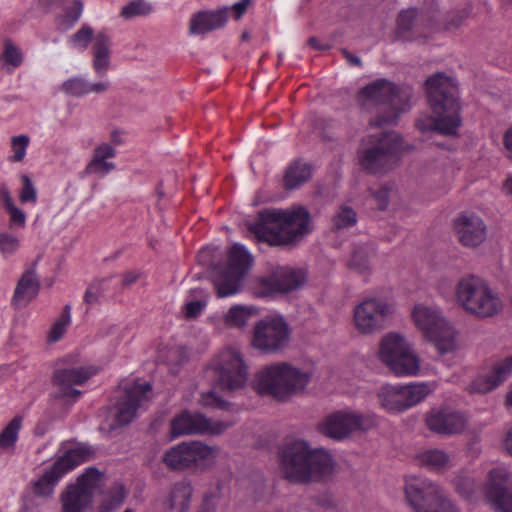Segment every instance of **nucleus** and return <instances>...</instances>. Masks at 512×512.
<instances>
[{
	"label": "nucleus",
	"instance_id": "obj_57",
	"mask_svg": "<svg viewBox=\"0 0 512 512\" xmlns=\"http://www.w3.org/2000/svg\"><path fill=\"white\" fill-rule=\"evenodd\" d=\"M206 303L202 300H191L187 301L185 304V314L189 318H193L198 316L203 308L205 307Z\"/></svg>",
	"mask_w": 512,
	"mask_h": 512
},
{
	"label": "nucleus",
	"instance_id": "obj_44",
	"mask_svg": "<svg viewBox=\"0 0 512 512\" xmlns=\"http://www.w3.org/2000/svg\"><path fill=\"white\" fill-rule=\"evenodd\" d=\"M153 11L152 6L145 0H132L120 10V17L129 20L134 17L146 16Z\"/></svg>",
	"mask_w": 512,
	"mask_h": 512
},
{
	"label": "nucleus",
	"instance_id": "obj_2",
	"mask_svg": "<svg viewBox=\"0 0 512 512\" xmlns=\"http://www.w3.org/2000/svg\"><path fill=\"white\" fill-rule=\"evenodd\" d=\"M314 377L312 368L279 361L262 367L254 375L253 389L261 396L287 401L304 393Z\"/></svg>",
	"mask_w": 512,
	"mask_h": 512
},
{
	"label": "nucleus",
	"instance_id": "obj_11",
	"mask_svg": "<svg viewBox=\"0 0 512 512\" xmlns=\"http://www.w3.org/2000/svg\"><path fill=\"white\" fill-rule=\"evenodd\" d=\"M395 306L392 301L380 296H369L354 306L352 324L354 330L369 336L384 329L387 320L393 315Z\"/></svg>",
	"mask_w": 512,
	"mask_h": 512
},
{
	"label": "nucleus",
	"instance_id": "obj_32",
	"mask_svg": "<svg viewBox=\"0 0 512 512\" xmlns=\"http://www.w3.org/2000/svg\"><path fill=\"white\" fill-rule=\"evenodd\" d=\"M192 486L186 481H180L172 487L166 501L167 512H186L189 508Z\"/></svg>",
	"mask_w": 512,
	"mask_h": 512
},
{
	"label": "nucleus",
	"instance_id": "obj_7",
	"mask_svg": "<svg viewBox=\"0 0 512 512\" xmlns=\"http://www.w3.org/2000/svg\"><path fill=\"white\" fill-rule=\"evenodd\" d=\"M360 104L365 109L377 107L385 116L377 119L376 126L393 124L401 113L410 108L409 89L398 88L386 79H377L361 89L358 95Z\"/></svg>",
	"mask_w": 512,
	"mask_h": 512
},
{
	"label": "nucleus",
	"instance_id": "obj_49",
	"mask_svg": "<svg viewBox=\"0 0 512 512\" xmlns=\"http://www.w3.org/2000/svg\"><path fill=\"white\" fill-rule=\"evenodd\" d=\"M455 486L457 491L467 500L472 501L476 498V483L471 475L467 473L459 474L455 478Z\"/></svg>",
	"mask_w": 512,
	"mask_h": 512
},
{
	"label": "nucleus",
	"instance_id": "obj_59",
	"mask_svg": "<svg viewBox=\"0 0 512 512\" xmlns=\"http://www.w3.org/2000/svg\"><path fill=\"white\" fill-rule=\"evenodd\" d=\"M502 448L508 455L512 456V425L506 429L503 435Z\"/></svg>",
	"mask_w": 512,
	"mask_h": 512
},
{
	"label": "nucleus",
	"instance_id": "obj_12",
	"mask_svg": "<svg viewBox=\"0 0 512 512\" xmlns=\"http://www.w3.org/2000/svg\"><path fill=\"white\" fill-rule=\"evenodd\" d=\"M208 373L222 390L234 391L245 385L248 370L239 349L226 347L212 360Z\"/></svg>",
	"mask_w": 512,
	"mask_h": 512
},
{
	"label": "nucleus",
	"instance_id": "obj_1",
	"mask_svg": "<svg viewBox=\"0 0 512 512\" xmlns=\"http://www.w3.org/2000/svg\"><path fill=\"white\" fill-rule=\"evenodd\" d=\"M426 89L434 115L417 119L416 127L421 132L437 131L442 135H455L461 125L456 81L437 73L427 79Z\"/></svg>",
	"mask_w": 512,
	"mask_h": 512
},
{
	"label": "nucleus",
	"instance_id": "obj_20",
	"mask_svg": "<svg viewBox=\"0 0 512 512\" xmlns=\"http://www.w3.org/2000/svg\"><path fill=\"white\" fill-rule=\"evenodd\" d=\"M509 475L504 465H497L489 471L484 496L496 512H512V493L506 490Z\"/></svg>",
	"mask_w": 512,
	"mask_h": 512
},
{
	"label": "nucleus",
	"instance_id": "obj_43",
	"mask_svg": "<svg viewBox=\"0 0 512 512\" xmlns=\"http://www.w3.org/2000/svg\"><path fill=\"white\" fill-rule=\"evenodd\" d=\"M0 61L7 71L12 72L23 62L22 51L11 41H6Z\"/></svg>",
	"mask_w": 512,
	"mask_h": 512
},
{
	"label": "nucleus",
	"instance_id": "obj_58",
	"mask_svg": "<svg viewBox=\"0 0 512 512\" xmlns=\"http://www.w3.org/2000/svg\"><path fill=\"white\" fill-rule=\"evenodd\" d=\"M429 512H460L458 507L447 497V495Z\"/></svg>",
	"mask_w": 512,
	"mask_h": 512
},
{
	"label": "nucleus",
	"instance_id": "obj_63",
	"mask_svg": "<svg viewBox=\"0 0 512 512\" xmlns=\"http://www.w3.org/2000/svg\"><path fill=\"white\" fill-rule=\"evenodd\" d=\"M0 195H1L5 210L10 208L11 206L15 205L13 202V199L11 197V194L7 188L3 187L0 190Z\"/></svg>",
	"mask_w": 512,
	"mask_h": 512
},
{
	"label": "nucleus",
	"instance_id": "obj_6",
	"mask_svg": "<svg viewBox=\"0 0 512 512\" xmlns=\"http://www.w3.org/2000/svg\"><path fill=\"white\" fill-rule=\"evenodd\" d=\"M411 319L422 337L432 343L440 354L458 349V331L438 305L426 302L414 304Z\"/></svg>",
	"mask_w": 512,
	"mask_h": 512
},
{
	"label": "nucleus",
	"instance_id": "obj_24",
	"mask_svg": "<svg viewBox=\"0 0 512 512\" xmlns=\"http://www.w3.org/2000/svg\"><path fill=\"white\" fill-rule=\"evenodd\" d=\"M512 374V355L498 360L487 373L478 375L469 389L475 393H488L506 381Z\"/></svg>",
	"mask_w": 512,
	"mask_h": 512
},
{
	"label": "nucleus",
	"instance_id": "obj_50",
	"mask_svg": "<svg viewBox=\"0 0 512 512\" xmlns=\"http://www.w3.org/2000/svg\"><path fill=\"white\" fill-rule=\"evenodd\" d=\"M30 143V138L27 135H17L11 138V151L12 155L9 157L11 162H21L26 156V151Z\"/></svg>",
	"mask_w": 512,
	"mask_h": 512
},
{
	"label": "nucleus",
	"instance_id": "obj_27",
	"mask_svg": "<svg viewBox=\"0 0 512 512\" xmlns=\"http://www.w3.org/2000/svg\"><path fill=\"white\" fill-rule=\"evenodd\" d=\"M191 467L194 471H205L215 466L220 455L218 446H211L199 440L189 441Z\"/></svg>",
	"mask_w": 512,
	"mask_h": 512
},
{
	"label": "nucleus",
	"instance_id": "obj_19",
	"mask_svg": "<svg viewBox=\"0 0 512 512\" xmlns=\"http://www.w3.org/2000/svg\"><path fill=\"white\" fill-rule=\"evenodd\" d=\"M97 373L98 369L93 365L56 370L53 376L54 397L67 401L77 400L81 392L75 387L84 384Z\"/></svg>",
	"mask_w": 512,
	"mask_h": 512
},
{
	"label": "nucleus",
	"instance_id": "obj_60",
	"mask_svg": "<svg viewBox=\"0 0 512 512\" xmlns=\"http://www.w3.org/2000/svg\"><path fill=\"white\" fill-rule=\"evenodd\" d=\"M109 88V82L108 81H98L95 83H90L88 81V89L87 94L89 93H103L107 91Z\"/></svg>",
	"mask_w": 512,
	"mask_h": 512
},
{
	"label": "nucleus",
	"instance_id": "obj_56",
	"mask_svg": "<svg viewBox=\"0 0 512 512\" xmlns=\"http://www.w3.org/2000/svg\"><path fill=\"white\" fill-rule=\"evenodd\" d=\"M200 402L204 406L227 409L228 404L223 401L214 391H209L201 396Z\"/></svg>",
	"mask_w": 512,
	"mask_h": 512
},
{
	"label": "nucleus",
	"instance_id": "obj_26",
	"mask_svg": "<svg viewBox=\"0 0 512 512\" xmlns=\"http://www.w3.org/2000/svg\"><path fill=\"white\" fill-rule=\"evenodd\" d=\"M115 155L116 151L113 146L108 143L99 144L93 150L92 157L84 170L85 174L106 176L115 169V164L112 162Z\"/></svg>",
	"mask_w": 512,
	"mask_h": 512
},
{
	"label": "nucleus",
	"instance_id": "obj_36",
	"mask_svg": "<svg viewBox=\"0 0 512 512\" xmlns=\"http://www.w3.org/2000/svg\"><path fill=\"white\" fill-rule=\"evenodd\" d=\"M22 428V418L14 417L0 432V450L4 453L12 454L15 451Z\"/></svg>",
	"mask_w": 512,
	"mask_h": 512
},
{
	"label": "nucleus",
	"instance_id": "obj_31",
	"mask_svg": "<svg viewBox=\"0 0 512 512\" xmlns=\"http://www.w3.org/2000/svg\"><path fill=\"white\" fill-rule=\"evenodd\" d=\"M163 462L172 470H192L189 441L181 442L168 449L163 456Z\"/></svg>",
	"mask_w": 512,
	"mask_h": 512
},
{
	"label": "nucleus",
	"instance_id": "obj_25",
	"mask_svg": "<svg viewBox=\"0 0 512 512\" xmlns=\"http://www.w3.org/2000/svg\"><path fill=\"white\" fill-rule=\"evenodd\" d=\"M40 280L35 265L27 267L21 274L14 289L11 304L17 309L26 307L39 294Z\"/></svg>",
	"mask_w": 512,
	"mask_h": 512
},
{
	"label": "nucleus",
	"instance_id": "obj_37",
	"mask_svg": "<svg viewBox=\"0 0 512 512\" xmlns=\"http://www.w3.org/2000/svg\"><path fill=\"white\" fill-rule=\"evenodd\" d=\"M312 175L310 165L304 162H295L286 171L284 181L285 186L294 189L307 182Z\"/></svg>",
	"mask_w": 512,
	"mask_h": 512
},
{
	"label": "nucleus",
	"instance_id": "obj_35",
	"mask_svg": "<svg viewBox=\"0 0 512 512\" xmlns=\"http://www.w3.org/2000/svg\"><path fill=\"white\" fill-rule=\"evenodd\" d=\"M91 502L88 494L71 485L62 495V512H83Z\"/></svg>",
	"mask_w": 512,
	"mask_h": 512
},
{
	"label": "nucleus",
	"instance_id": "obj_10",
	"mask_svg": "<svg viewBox=\"0 0 512 512\" xmlns=\"http://www.w3.org/2000/svg\"><path fill=\"white\" fill-rule=\"evenodd\" d=\"M428 382L406 384H384L376 391L377 401L382 409L391 414H400L416 407L433 392Z\"/></svg>",
	"mask_w": 512,
	"mask_h": 512
},
{
	"label": "nucleus",
	"instance_id": "obj_14",
	"mask_svg": "<svg viewBox=\"0 0 512 512\" xmlns=\"http://www.w3.org/2000/svg\"><path fill=\"white\" fill-rule=\"evenodd\" d=\"M118 393L114 417L116 425L122 426L130 423L138 413L145 410L152 398V387L147 381L129 379L120 384Z\"/></svg>",
	"mask_w": 512,
	"mask_h": 512
},
{
	"label": "nucleus",
	"instance_id": "obj_53",
	"mask_svg": "<svg viewBox=\"0 0 512 512\" xmlns=\"http://www.w3.org/2000/svg\"><path fill=\"white\" fill-rule=\"evenodd\" d=\"M106 282L104 280L93 282L86 290L84 299L88 305L97 303L105 291Z\"/></svg>",
	"mask_w": 512,
	"mask_h": 512
},
{
	"label": "nucleus",
	"instance_id": "obj_4",
	"mask_svg": "<svg viewBox=\"0 0 512 512\" xmlns=\"http://www.w3.org/2000/svg\"><path fill=\"white\" fill-rule=\"evenodd\" d=\"M334 469L331 455L323 449H311L307 442L294 440L281 451V471L295 483L316 481L329 476Z\"/></svg>",
	"mask_w": 512,
	"mask_h": 512
},
{
	"label": "nucleus",
	"instance_id": "obj_54",
	"mask_svg": "<svg viewBox=\"0 0 512 512\" xmlns=\"http://www.w3.org/2000/svg\"><path fill=\"white\" fill-rule=\"evenodd\" d=\"M416 10L413 8L403 10L398 16V32L403 35L405 32H408L414 23L416 18Z\"/></svg>",
	"mask_w": 512,
	"mask_h": 512
},
{
	"label": "nucleus",
	"instance_id": "obj_55",
	"mask_svg": "<svg viewBox=\"0 0 512 512\" xmlns=\"http://www.w3.org/2000/svg\"><path fill=\"white\" fill-rule=\"evenodd\" d=\"M6 211L9 214L10 228L17 227L22 229L26 226V215L20 208L13 205L6 209Z\"/></svg>",
	"mask_w": 512,
	"mask_h": 512
},
{
	"label": "nucleus",
	"instance_id": "obj_23",
	"mask_svg": "<svg viewBox=\"0 0 512 512\" xmlns=\"http://www.w3.org/2000/svg\"><path fill=\"white\" fill-rule=\"evenodd\" d=\"M454 230L459 242L467 248H477L486 240L487 227L481 217L464 213L454 221Z\"/></svg>",
	"mask_w": 512,
	"mask_h": 512
},
{
	"label": "nucleus",
	"instance_id": "obj_30",
	"mask_svg": "<svg viewBox=\"0 0 512 512\" xmlns=\"http://www.w3.org/2000/svg\"><path fill=\"white\" fill-rule=\"evenodd\" d=\"M258 310L254 306L233 305L223 315L226 327L242 330L257 316Z\"/></svg>",
	"mask_w": 512,
	"mask_h": 512
},
{
	"label": "nucleus",
	"instance_id": "obj_15",
	"mask_svg": "<svg viewBox=\"0 0 512 512\" xmlns=\"http://www.w3.org/2000/svg\"><path fill=\"white\" fill-rule=\"evenodd\" d=\"M291 330L281 315H270L258 321L253 328L251 346L265 354H275L287 347Z\"/></svg>",
	"mask_w": 512,
	"mask_h": 512
},
{
	"label": "nucleus",
	"instance_id": "obj_41",
	"mask_svg": "<svg viewBox=\"0 0 512 512\" xmlns=\"http://www.w3.org/2000/svg\"><path fill=\"white\" fill-rule=\"evenodd\" d=\"M126 497V491L122 484L114 483L103 495L101 510L112 512L119 507Z\"/></svg>",
	"mask_w": 512,
	"mask_h": 512
},
{
	"label": "nucleus",
	"instance_id": "obj_18",
	"mask_svg": "<svg viewBox=\"0 0 512 512\" xmlns=\"http://www.w3.org/2000/svg\"><path fill=\"white\" fill-rule=\"evenodd\" d=\"M235 422V419L229 421L211 420L201 414L184 411L171 421L170 438L173 440L179 436L191 434L218 435Z\"/></svg>",
	"mask_w": 512,
	"mask_h": 512
},
{
	"label": "nucleus",
	"instance_id": "obj_61",
	"mask_svg": "<svg viewBox=\"0 0 512 512\" xmlns=\"http://www.w3.org/2000/svg\"><path fill=\"white\" fill-rule=\"evenodd\" d=\"M250 3H251V0H241V1L233 4L231 9L235 13V19H240L242 17V15L246 12Z\"/></svg>",
	"mask_w": 512,
	"mask_h": 512
},
{
	"label": "nucleus",
	"instance_id": "obj_5",
	"mask_svg": "<svg viewBox=\"0 0 512 512\" xmlns=\"http://www.w3.org/2000/svg\"><path fill=\"white\" fill-rule=\"evenodd\" d=\"M454 298L459 308L476 319L493 318L504 309L499 293L476 275H465L458 279L454 286Z\"/></svg>",
	"mask_w": 512,
	"mask_h": 512
},
{
	"label": "nucleus",
	"instance_id": "obj_21",
	"mask_svg": "<svg viewBox=\"0 0 512 512\" xmlns=\"http://www.w3.org/2000/svg\"><path fill=\"white\" fill-rule=\"evenodd\" d=\"M306 280L304 271L291 267H277L269 275L257 279L259 294L266 296L275 292H289L300 287Z\"/></svg>",
	"mask_w": 512,
	"mask_h": 512
},
{
	"label": "nucleus",
	"instance_id": "obj_62",
	"mask_svg": "<svg viewBox=\"0 0 512 512\" xmlns=\"http://www.w3.org/2000/svg\"><path fill=\"white\" fill-rule=\"evenodd\" d=\"M374 198L377 201V205L380 209H384L388 204V190L382 189L374 193Z\"/></svg>",
	"mask_w": 512,
	"mask_h": 512
},
{
	"label": "nucleus",
	"instance_id": "obj_52",
	"mask_svg": "<svg viewBox=\"0 0 512 512\" xmlns=\"http://www.w3.org/2000/svg\"><path fill=\"white\" fill-rule=\"evenodd\" d=\"M22 189L19 193V199L22 203H33L37 202V191L27 175L21 177Z\"/></svg>",
	"mask_w": 512,
	"mask_h": 512
},
{
	"label": "nucleus",
	"instance_id": "obj_42",
	"mask_svg": "<svg viewBox=\"0 0 512 512\" xmlns=\"http://www.w3.org/2000/svg\"><path fill=\"white\" fill-rule=\"evenodd\" d=\"M83 11L80 1H74L66 8L63 14L56 18V26L59 31H67L79 20Z\"/></svg>",
	"mask_w": 512,
	"mask_h": 512
},
{
	"label": "nucleus",
	"instance_id": "obj_39",
	"mask_svg": "<svg viewBox=\"0 0 512 512\" xmlns=\"http://www.w3.org/2000/svg\"><path fill=\"white\" fill-rule=\"evenodd\" d=\"M63 476L53 465L34 484L33 491L38 496H49L52 494L55 485Z\"/></svg>",
	"mask_w": 512,
	"mask_h": 512
},
{
	"label": "nucleus",
	"instance_id": "obj_16",
	"mask_svg": "<svg viewBox=\"0 0 512 512\" xmlns=\"http://www.w3.org/2000/svg\"><path fill=\"white\" fill-rule=\"evenodd\" d=\"M404 495L413 512H429L446 496L437 483L416 476L405 479Z\"/></svg>",
	"mask_w": 512,
	"mask_h": 512
},
{
	"label": "nucleus",
	"instance_id": "obj_13",
	"mask_svg": "<svg viewBox=\"0 0 512 512\" xmlns=\"http://www.w3.org/2000/svg\"><path fill=\"white\" fill-rule=\"evenodd\" d=\"M252 262V255L243 245L236 243L229 249L227 265L214 278L218 297L233 296L240 291Z\"/></svg>",
	"mask_w": 512,
	"mask_h": 512
},
{
	"label": "nucleus",
	"instance_id": "obj_28",
	"mask_svg": "<svg viewBox=\"0 0 512 512\" xmlns=\"http://www.w3.org/2000/svg\"><path fill=\"white\" fill-rule=\"evenodd\" d=\"M226 21L225 11H201L191 17L189 33L192 35L206 34L223 27Z\"/></svg>",
	"mask_w": 512,
	"mask_h": 512
},
{
	"label": "nucleus",
	"instance_id": "obj_40",
	"mask_svg": "<svg viewBox=\"0 0 512 512\" xmlns=\"http://www.w3.org/2000/svg\"><path fill=\"white\" fill-rule=\"evenodd\" d=\"M71 324V312L70 307L65 306L63 312L60 314L59 317L56 318V320L52 323L48 334H47V341L49 343H56L67 332L69 326Z\"/></svg>",
	"mask_w": 512,
	"mask_h": 512
},
{
	"label": "nucleus",
	"instance_id": "obj_3",
	"mask_svg": "<svg viewBox=\"0 0 512 512\" xmlns=\"http://www.w3.org/2000/svg\"><path fill=\"white\" fill-rule=\"evenodd\" d=\"M250 231L258 240L273 246L287 245L310 231V216L302 206L260 211Z\"/></svg>",
	"mask_w": 512,
	"mask_h": 512
},
{
	"label": "nucleus",
	"instance_id": "obj_29",
	"mask_svg": "<svg viewBox=\"0 0 512 512\" xmlns=\"http://www.w3.org/2000/svg\"><path fill=\"white\" fill-rule=\"evenodd\" d=\"M94 454L92 447L84 444L76 445L68 449L53 465L64 476L77 466L92 459Z\"/></svg>",
	"mask_w": 512,
	"mask_h": 512
},
{
	"label": "nucleus",
	"instance_id": "obj_48",
	"mask_svg": "<svg viewBox=\"0 0 512 512\" xmlns=\"http://www.w3.org/2000/svg\"><path fill=\"white\" fill-rule=\"evenodd\" d=\"M357 222L355 211L346 205L339 208L333 217V226L335 229L340 230L351 227Z\"/></svg>",
	"mask_w": 512,
	"mask_h": 512
},
{
	"label": "nucleus",
	"instance_id": "obj_22",
	"mask_svg": "<svg viewBox=\"0 0 512 512\" xmlns=\"http://www.w3.org/2000/svg\"><path fill=\"white\" fill-rule=\"evenodd\" d=\"M467 422V417L463 413L449 406L434 407L425 416L427 428L442 435L462 433Z\"/></svg>",
	"mask_w": 512,
	"mask_h": 512
},
{
	"label": "nucleus",
	"instance_id": "obj_33",
	"mask_svg": "<svg viewBox=\"0 0 512 512\" xmlns=\"http://www.w3.org/2000/svg\"><path fill=\"white\" fill-rule=\"evenodd\" d=\"M110 65V39L107 35L99 33L94 37L93 68L97 75L106 74Z\"/></svg>",
	"mask_w": 512,
	"mask_h": 512
},
{
	"label": "nucleus",
	"instance_id": "obj_8",
	"mask_svg": "<svg viewBox=\"0 0 512 512\" xmlns=\"http://www.w3.org/2000/svg\"><path fill=\"white\" fill-rule=\"evenodd\" d=\"M404 149L402 138L396 132L370 134L362 141L358 161L368 172H386L398 164Z\"/></svg>",
	"mask_w": 512,
	"mask_h": 512
},
{
	"label": "nucleus",
	"instance_id": "obj_47",
	"mask_svg": "<svg viewBox=\"0 0 512 512\" xmlns=\"http://www.w3.org/2000/svg\"><path fill=\"white\" fill-rule=\"evenodd\" d=\"M88 80L82 77H72L64 81L60 90L71 97H81L87 94Z\"/></svg>",
	"mask_w": 512,
	"mask_h": 512
},
{
	"label": "nucleus",
	"instance_id": "obj_45",
	"mask_svg": "<svg viewBox=\"0 0 512 512\" xmlns=\"http://www.w3.org/2000/svg\"><path fill=\"white\" fill-rule=\"evenodd\" d=\"M21 248L20 238L10 231L0 232V254L4 259L14 256Z\"/></svg>",
	"mask_w": 512,
	"mask_h": 512
},
{
	"label": "nucleus",
	"instance_id": "obj_46",
	"mask_svg": "<svg viewBox=\"0 0 512 512\" xmlns=\"http://www.w3.org/2000/svg\"><path fill=\"white\" fill-rule=\"evenodd\" d=\"M349 267L362 276H368L371 272L370 256L365 248L355 250L349 260Z\"/></svg>",
	"mask_w": 512,
	"mask_h": 512
},
{
	"label": "nucleus",
	"instance_id": "obj_9",
	"mask_svg": "<svg viewBox=\"0 0 512 512\" xmlns=\"http://www.w3.org/2000/svg\"><path fill=\"white\" fill-rule=\"evenodd\" d=\"M378 357L397 377H415L421 373V359L413 345L401 334L390 332L379 343Z\"/></svg>",
	"mask_w": 512,
	"mask_h": 512
},
{
	"label": "nucleus",
	"instance_id": "obj_64",
	"mask_svg": "<svg viewBox=\"0 0 512 512\" xmlns=\"http://www.w3.org/2000/svg\"><path fill=\"white\" fill-rule=\"evenodd\" d=\"M504 147L510 158H512V127L507 129L504 134Z\"/></svg>",
	"mask_w": 512,
	"mask_h": 512
},
{
	"label": "nucleus",
	"instance_id": "obj_34",
	"mask_svg": "<svg viewBox=\"0 0 512 512\" xmlns=\"http://www.w3.org/2000/svg\"><path fill=\"white\" fill-rule=\"evenodd\" d=\"M106 482V475L96 469L89 467L78 477L76 484L73 486L78 488L81 493H86L92 500L94 492L100 489Z\"/></svg>",
	"mask_w": 512,
	"mask_h": 512
},
{
	"label": "nucleus",
	"instance_id": "obj_17",
	"mask_svg": "<svg viewBox=\"0 0 512 512\" xmlns=\"http://www.w3.org/2000/svg\"><path fill=\"white\" fill-rule=\"evenodd\" d=\"M373 426L372 420L351 410H339L328 415L319 425L322 434L336 440H343L352 433L367 431Z\"/></svg>",
	"mask_w": 512,
	"mask_h": 512
},
{
	"label": "nucleus",
	"instance_id": "obj_38",
	"mask_svg": "<svg viewBox=\"0 0 512 512\" xmlns=\"http://www.w3.org/2000/svg\"><path fill=\"white\" fill-rule=\"evenodd\" d=\"M419 462L433 471H443L451 466L449 456L442 450L432 449L418 456Z\"/></svg>",
	"mask_w": 512,
	"mask_h": 512
},
{
	"label": "nucleus",
	"instance_id": "obj_51",
	"mask_svg": "<svg viewBox=\"0 0 512 512\" xmlns=\"http://www.w3.org/2000/svg\"><path fill=\"white\" fill-rule=\"evenodd\" d=\"M93 30L88 25H83L69 40L72 48L85 50L92 40Z\"/></svg>",
	"mask_w": 512,
	"mask_h": 512
}]
</instances>
